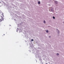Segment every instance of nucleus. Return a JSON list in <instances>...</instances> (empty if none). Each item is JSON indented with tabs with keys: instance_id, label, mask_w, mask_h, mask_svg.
<instances>
[{
	"instance_id": "obj_4",
	"label": "nucleus",
	"mask_w": 64,
	"mask_h": 64,
	"mask_svg": "<svg viewBox=\"0 0 64 64\" xmlns=\"http://www.w3.org/2000/svg\"><path fill=\"white\" fill-rule=\"evenodd\" d=\"M53 18L54 19H55V17H54V16H53Z\"/></svg>"
},
{
	"instance_id": "obj_8",
	"label": "nucleus",
	"mask_w": 64,
	"mask_h": 64,
	"mask_svg": "<svg viewBox=\"0 0 64 64\" xmlns=\"http://www.w3.org/2000/svg\"><path fill=\"white\" fill-rule=\"evenodd\" d=\"M57 55H59V54L57 53L56 54Z\"/></svg>"
},
{
	"instance_id": "obj_9",
	"label": "nucleus",
	"mask_w": 64,
	"mask_h": 64,
	"mask_svg": "<svg viewBox=\"0 0 64 64\" xmlns=\"http://www.w3.org/2000/svg\"><path fill=\"white\" fill-rule=\"evenodd\" d=\"M33 41V39H32L31 40V41Z\"/></svg>"
},
{
	"instance_id": "obj_3",
	"label": "nucleus",
	"mask_w": 64,
	"mask_h": 64,
	"mask_svg": "<svg viewBox=\"0 0 64 64\" xmlns=\"http://www.w3.org/2000/svg\"><path fill=\"white\" fill-rule=\"evenodd\" d=\"M55 3L56 4H57V3H58V2H57V1H55Z\"/></svg>"
},
{
	"instance_id": "obj_15",
	"label": "nucleus",
	"mask_w": 64,
	"mask_h": 64,
	"mask_svg": "<svg viewBox=\"0 0 64 64\" xmlns=\"http://www.w3.org/2000/svg\"><path fill=\"white\" fill-rule=\"evenodd\" d=\"M46 64H47V63H46Z\"/></svg>"
},
{
	"instance_id": "obj_1",
	"label": "nucleus",
	"mask_w": 64,
	"mask_h": 64,
	"mask_svg": "<svg viewBox=\"0 0 64 64\" xmlns=\"http://www.w3.org/2000/svg\"><path fill=\"white\" fill-rule=\"evenodd\" d=\"M0 17L1 19H0V22H2L3 20H4V18H3V17H4V16H3V15L1 16Z\"/></svg>"
},
{
	"instance_id": "obj_14",
	"label": "nucleus",
	"mask_w": 64,
	"mask_h": 64,
	"mask_svg": "<svg viewBox=\"0 0 64 64\" xmlns=\"http://www.w3.org/2000/svg\"><path fill=\"white\" fill-rule=\"evenodd\" d=\"M0 3H1V2H0Z\"/></svg>"
},
{
	"instance_id": "obj_13",
	"label": "nucleus",
	"mask_w": 64,
	"mask_h": 64,
	"mask_svg": "<svg viewBox=\"0 0 64 64\" xmlns=\"http://www.w3.org/2000/svg\"><path fill=\"white\" fill-rule=\"evenodd\" d=\"M4 35H5V34H4Z\"/></svg>"
},
{
	"instance_id": "obj_7",
	"label": "nucleus",
	"mask_w": 64,
	"mask_h": 64,
	"mask_svg": "<svg viewBox=\"0 0 64 64\" xmlns=\"http://www.w3.org/2000/svg\"><path fill=\"white\" fill-rule=\"evenodd\" d=\"M52 8V10L54 11V8Z\"/></svg>"
},
{
	"instance_id": "obj_16",
	"label": "nucleus",
	"mask_w": 64,
	"mask_h": 64,
	"mask_svg": "<svg viewBox=\"0 0 64 64\" xmlns=\"http://www.w3.org/2000/svg\"><path fill=\"white\" fill-rule=\"evenodd\" d=\"M57 30V29H56Z\"/></svg>"
},
{
	"instance_id": "obj_11",
	"label": "nucleus",
	"mask_w": 64,
	"mask_h": 64,
	"mask_svg": "<svg viewBox=\"0 0 64 64\" xmlns=\"http://www.w3.org/2000/svg\"><path fill=\"white\" fill-rule=\"evenodd\" d=\"M1 24L0 23V25H1Z\"/></svg>"
},
{
	"instance_id": "obj_6",
	"label": "nucleus",
	"mask_w": 64,
	"mask_h": 64,
	"mask_svg": "<svg viewBox=\"0 0 64 64\" xmlns=\"http://www.w3.org/2000/svg\"><path fill=\"white\" fill-rule=\"evenodd\" d=\"M46 32H47V33H48V30H47L46 31Z\"/></svg>"
},
{
	"instance_id": "obj_5",
	"label": "nucleus",
	"mask_w": 64,
	"mask_h": 64,
	"mask_svg": "<svg viewBox=\"0 0 64 64\" xmlns=\"http://www.w3.org/2000/svg\"><path fill=\"white\" fill-rule=\"evenodd\" d=\"M44 23H46V22H45V21H44Z\"/></svg>"
},
{
	"instance_id": "obj_2",
	"label": "nucleus",
	"mask_w": 64,
	"mask_h": 64,
	"mask_svg": "<svg viewBox=\"0 0 64 64\" xmlns=\"http://www.w3.org/2000/svg\"><path fill=\"white\" fill-rule=\"evenodd\" d=\"M38 4H40V2H38Z\"/></svg>"
},
{
	"instance_id": "obj_12",
	"label": "nucleus",
	"mask_w": 64,
	"mask_h": 64,
	"mask_svg": "<svg viewBox=\"0 0 64 64\" xmlns=\"http://www.w3.org/2000/svg\"><path fill=\"white\" fill-rule=\"evenodd\" d=\"M63 24H64V22H63Z\"/></svg>"
},
{
	"instance_id": "obj_10",
	"label": "nucleus",
	"mask_w": 64,
	"mask_h": 64,
	"mask_svg": "<svg viewBox=\"0 0 64 64\" xmlns=\"http://www.w3.org/2000/svg\"><path fill=\"white\" fill-rule=\"evenodd\" d=\"M49 38H50V37H51V36H49Z\"/></svg>"
}]
</instances>
